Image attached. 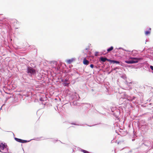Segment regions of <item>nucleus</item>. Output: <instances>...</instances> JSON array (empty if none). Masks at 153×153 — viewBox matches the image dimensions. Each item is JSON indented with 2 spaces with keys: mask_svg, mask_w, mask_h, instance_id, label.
I'll list each match as a JSON object with an SVG mask.
<instances>
[{
  "mask_svg": "<svg viewBox=\"0 0 153 153\" xmlns=\"http://www.w3.org/2000/svg\"><path fill=\"white\" fill-rule=\"evenodd\" d=\"M83 63L84 65H88L89 63V62L85 58L84 59Z\"/></svg>",
  "mask_w": 153,
  "mask_h": 153,
  "instance_id": "6",
  "label": "nucleus"
},
{
  "mask_svg": "<svg viewBox=\"0 0 153 153\" xmlns=\"http://www.w3.org/2000/svg\"><path fill=\"white\" fill-rule=\"evenodd\" d=\"M43 105V107H44V106H45V104H43V105Z\"/></svg>",
  "mask_w": 153,
  "mask_h": 153,
  "instance_id": "15",
  "label": "nucleus"
},
{
  "mask_svg": "<svg viewBox=\"0 0 153 153\" xmlns=\"http://www.w3.org/2000/svg\"><path fill=\"white\" fill-rule=\"evenodd\" d=\"M90 67L91 68H94V65H93V64H91L90 65Z\"/></svg>",
  "mask_w": 153,
  "mask_h": 153,
  "instance_id": "12",
  "label": "nucleus"
},
{
  "mask_svg": "<svg viewBox=\"0 0 153 153\" xmlns=\"http://www.w3.org/2000/svg\"><path fill=\"white\" fill-rule=\"evenodd\" d=\"M150 32L149 31H146L145 32V34L146 35H147L149 34H150Z\"/></svg>",
  "mask_w": 153,
  "mask_h": 153,
  "instance_id": "10",
  "label": "nucleus"
},
{
  "mask_svg": "<svg viewBox=\"0 0 153 153\" xmlns=\"http://www.w3.org/2000/svg\"><path fill=\"white\" fill-rule=\"evenodd\" d=\"M113 49L114 47L113 46H111L110 48L107 49V51L108 52H109L110 51L112 50Z\"/></svg>",
  "mask_w": 153,
  "mask_h": 153,
  "instance_id": "8",
  "label": "nucleus"
},
{
  "mask_svg": "<svg viewBox=\"0 0 153 153\" xmlns=\"http://www.w3.org/2000/svg\"><path fill=\"white\" fill-rule=\"evenodd\" d=\"M83 152L85 153H89V152L88 151L85 150H83Z\"/></svg>",
  "mask_w": 153,
  "mask_h": 153,
  "instance_id": "11",
  "label": "nucleus"
},
{
  "mask_svg": "<svg viewBox=\"0 0 153 153\" xmlns=\"http://www.w3.org/2000/svg\"><path fill=\"white\" fill-rule=\"evenodd\" d=\"M110 61H111V62H113L114 63H116V64H119L120 63L118 61H117L111 60Z\"/></svg>",
  "mask_w": 153,
  "mask_h": 153,
  "instance_id": "9",
  "label": "nucleus"
},
{
  "mask_svg": "<svg viewBox=\"0 0 153 153\" xmlns=\"http://www.w3.org/2000/svg\"><path fill=\"white\" fill-rule=\"evenodd\" d=\"M100 60L102 61V62H105L106 61H108L109 62L111 61V60L110 59H108L106 57H102L100 58Z\"/></svg>",
  "mask_w": 153,
  "mask_h": 153,
  "instance_id": "4",
  "label": "nucleus"
},
{
  "mask_svg": "<svg viewBox=\"0 0 153 153\" xmlns=\"http://www.w3.org/2000/svg\"><path fill=\"white\" fill-rule=\"evenodd\" d=\"M0 152H1V150H0Z\"/></svg>",
  "mask_w": 153,
  "mask_h": 153,
  "instance_id": "17",
  "label": "nucleus"
},
{
  "mask_svg": "<svg viewBox=\"0 0 153 153\" xmlns=\"http://www.w3.org/2000/svg\"><path fill=\"white\" fill-rule=\"evenodd\" d=\"M73 60H74V59H69L67 60L66 61V62L70 64L71 63H72V62H73Z\"/></svg>",
  "mask_w": 153,
  "mask_h": 153,
  "instance_id": "7",
  "label": "nucleus"
},
{
  "mask_svg": "<svg viewBox=\"0 0 153 153\" xmlns=\"http://www.w3.org/2000/svg\"><path fill=\"white\" fill-rule=\"evenodd\" d=\"M149 30H151V28H149Z\"/></svg>",
  "mask_w": 153,
  "mask_h": 153,
  "instance_id": "16",
  "label": "nucleus"
},
{
  "mask_svg": "<svg viewBox=\"0 0 153 153\" xmlns=\"http://www.w3.org/2000/svg\"><path fill=\"white\" fill-rule=\"evenodd\" d=\"M150 68L153 71V66L152 65L150 66Z\"/></svg>",
  "mask_w": 153,
  "mask_h": 153,
  "instance_id": "13",
  "label": "nucleus"
},
{
  "mask_svg": "<svg viewBox=\"0 0 153 153\" xmlns=\"http://www.w3.org/2000/svg\"><path fill=\"white\" fill-rule=\"evenodd\" d=\"M40 100L41 101H43V100H42V98H40Z\"/></svg>",
  "mask_w": 153,
  "mask_h": 153,
  "instance_id": "14",
  "label": "nucleus"
},
{
  "mask_svg": "<svg viewBox=\"0 0 153 153\" xmlns=\"http://www.w3.org/2000/svg\"><path fill=\"white\" fill-rule=\"evenodd\" d=\"M133 59L135 60H131L128 61H126L125 62L128 64H132L134 63H136L138 62V59L135 58H132Z\"/></svg>",
  "mask_w": 153,
  "mask_h": 153,
  "instance_id": "1",
  "label": "nucleus"
},
{
  "mask_svg": "<svg viewBox=\"0 0 153 153\" xmlns=\"http://www.w3.org/2000/svg\"><path fill=\"white\" fill-rule=\"evenodd\" d=\"M35 72V71L31 68H28L27 70V73H30L31 74H33Z\"/></svg>",
  "mask_w": 153,
  "mask_h": 153,
  "instance_id": "3",
  "label": "nucleus"
},
{
  "mask_svg": "<svg viewBox=\"0 0 153 153\" xmlns=\"http://www.w3.org/2000/svg\"><path fill=\"white\" fill-rule=\"evenodd\" d=\"M7 146L6 145L1 143L0 145V148L2 150H3L4 149L6 148Z\"/></svg>",
  "mask_w": 153,
  "mask_h": 153,
  "instance_id": "5",
  "label": "nucleus"
},
{
  "mask_svg": "<svg viewBox=\"0 0 153 153\" xmlns=\"http://www.w3.org/2000/svg\"><path fill=\"white\" fill-rule=\"evenodd\" d=\"M15 140L18 142L22 143H26L27 142V141L26 140H23L16 137L15 138Z\"/></svg>",
  "mask_w": 153,
  "mask_h": 153,
  "instance_id": "2",
  "label": "nucleus"
}]
</instances>
